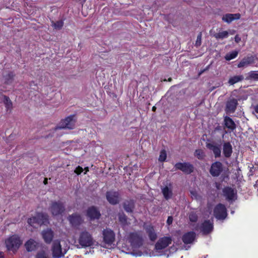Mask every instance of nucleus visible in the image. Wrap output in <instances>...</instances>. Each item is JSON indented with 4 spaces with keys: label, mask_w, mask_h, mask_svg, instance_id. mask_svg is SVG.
I'll return each mask as SVG.
<instances>
[{
    "label": "nucleus",
    "mask_w": 258,
    "mask_h": 258,
    "mask_svg": "<svg viewBox=\"0 0 258 258\" xmlns=\"http://www.w3.org/2000/svg\"><path fill=\"white\" fill-rule=\"evenodd\" d=\"M85 172H84V174H86L87 172H88L89 171L88 167H86L85 168Z\"/></svg>",
    "instance_id": "obj_50"
},
{
    "label": "nucleus",
    "mask_w": 258,
    "mask_h": 258,
    "mask_svg": "<svg viewBox=\"0 0 258 258\" xmlns=\"http://www.w3.org/2000/svg\"><path fill=\"white\" fill-rule=\"evenodd\" d=\"M234 32H235V31L232 30V31H230L229 33L231 34V35H232V34H233L234 33Z\"/></svg>",
    "instance_id": "obj_51"
},
{
    "label": "nucleus",
    "mask_w": 258,
    "mask_h": 258,
    "mask_svg": "<svg viewBox=\"0 0 258 258\" xmlns=\"http://www.w3.org/2000/svg\"><path fill=\"white\" fill-rule=\"evenodd\" d=\"M94 239L91 234L87 231L80 233L78 239L79 243L83 247L91 246L94 244Z\"/></svg>",
    "instance_id": "obj_2"
},
{
    "label": "nucleus",
    "mask_w": 258,
    "mask_h": 258,
    "mask_svg": "<svg viewBox=\"0 0 258 258\" xmlns=\"http://www.w3.org/2000/svg\"><path fill=\"white\" fill-rule=\"evenodd\" d=\"M4 104L5 105L7 111L9 110H11L12 108V101L10 100V98L6 96H4Z\"/></svg>",
    "instance_id": "obj_34"
},
{
    "label": "nucleus",
    "mask_w": 258,
    "mask_h": 258,
    "mask_svg": "<svg viewBox=\"0 0 258 258\" xmlns=\"http://www.w3.org/2000/svg\"><path fill=\"white\" fill-rule=\"evenodd\" d=\"M14 75L13 73H8L6 75H4V83L7 85H9L12 83L13 81Z\"/></svg>",
    "instance_id": "obj_31"
},
{
    "label": "nucleus",
    "mask_w": 258,
    "mask_h": 258,
    "mask_svg": "<svg viewBox=\"0 0 258 258\" xmlns=\"http://www.w3.org/2000/svg\"><path fill=\"white\" fill-rule=\"evenodd\" d=\"M130 241L132 245L136 247H140L142 244V238L137 233L131 234Z\"/></svg>",
    "instance_id": "obj_18"
},
{
    "label": "nucleus",
    "mask_w": 258,
    "mask_h": 258,
    "mask_svg": "<svg viewBox=\"0 0 258 258\" xmlns=\"http://www.w3.org/2000/svg\"><path fill=\"white\" fill-rule=\"evenodd\" d=\"M59 240L53 241L52 246L53 257L54 258H60L66 253L68 248L67 246L62 248Z\"/></svg>",
    "instance_id": "obj_4"
},
{
    "label": "nucleus",
    "mask_w": 258,
    "mask_h": 258,
    "mask_svg": "<svg viewBox=\"0 0 258 258\" xmlns=\"http://www.w3.org/2000/svg\"><path fill=\"white\" fill-rule=\"evenodd\" d=\"M106 197L108 202L111 205H116L119 202V194L117 191H108L106 193Z\"/></svg>",
    "instance_id": "obj_11"
},
{
    "label": "nucleus",
    "mask_w": 258,
    "mask_h": 258,
    "mask_svg": "<svg viewBox=\"0 0 258 258\" xmlns=\"http://www.w3.org/2000/svg\"><path fill=\"white\" fill-rule=\"evenodd\" d=\"M189 219L191 222H196L198 220V215L194 212H191L189 215Z\"/></svg>",
    "instance_id": "obj_40"
},
{
    "label": "nucleus",
    "mask_w": 258,
    "mask_h": 258,
    "mask_svg": "<svg viewBox=\"0 0 258 258\" xmlns=\"http://www.w3.org/2000/svg\"><path fill=\"white\" fill-rule=\"evenodd\" d=\"M44 183L45 184H46L47 183V178H45L44 180Z\"/></svg>",
    "instance_id": "obj_52"
},
{
    "label": "nucleus",
    "mask_w": 258,
    "mask_h": 258,
    "mask_svg": "<svg viewBox=\"0 0 258 258\" xmlns=\"http://www.w3.org/2000/svg\"><path fill=\"white\" fill-rule=\"evenodd\" d=\"M238 105L237 99L232 98L229 99L226 104L225 111L228 113H233Z\"/></svg>",
    "instance_id": "obj_15"
},
{
    "label": "nucleus",
    "mask_w": 258,
    "mask_h": 258,
    "mask_svg": "<svg viewBox=\"0 0 258 258\" xmlns=\"http://www.w3.org/2000/svg\"><path fill=\"white\" fill-rule=\"evenodd\" d=\"M213 229V224L209 220L205 221L202 225L201 231L204 234H208Z\"/></svg>",
    "instance_id": "obj_28"
},
{
    "label": "nucleus",
    "mask_w": 258,
    "mask_h": 258,
    "mask_svg": "<svg viewBox=\"0 0 258 258\" xmlns=\"http://www.w3.org/2000/svg\"><path fill=\"white\" fill-rule=\"evenodd\" d=\"M87 216L91 219H99L100 216V213L95 207H92L88 209Z\"/></svg>",
    "instance_id": "obj_23"
},
{
    "label": "nucleus",
    "mask_w": 258,
    "mask_h": 258,
    "mask_svg": "<svg viewBox=\"0 0 258 258\" xmlns=\"http://www.w3.org/2000/svg\"><path fill=\"white\" fill-rule=\"evenodd\" d=\"M209 67H210V66H207L205 69H204V70H203L201 71L200 72L199 74H200V75H201L202 74H203L205 71H206L208 70L209 69Z\"/></svg>",
    "instance_id": "obj_48"
},
{
    "label": "nucleus",
    "mask_w": 258,
    "mask_h": 258,
    "mask_svg": "<svg viewBox=\"0 0 258 258\" xmlns=\"http://www.w3.org/2000/svg\"><path fill=\"white\" fill-rule=\"evenodd\" d=\"M224 123L227 128L232 131H233L236 128L235 123L233 120L228 116H225L224 117Z\"/></svg>",
    "instance_id": "obj_29"
},
{
    "label": "nucleus",
    "mask_w": 258,
    "mask_h": 258,
    "mask_svg": "<svg viewBox=\"0 0 258 258\" xmlns=\"http://www.w3.org/2000/svg\"><path fill=\"white\" fill-rule=\"evenodd\" d=\"M146 232L148 234L149 238L152 241H155L157 239V234L155 232L154 228L151 225H147L145 227Z\"/></svg>",
    "instance_id": "obj_27"
},
{
    "label": "nucleus",
    "mask_w": 258,
    "mask_h": 258,
    "mask_svg": "<svg viewBox=\"0 0 258 258\" xmlns=\"http://www.w3.org/2000/svg\"><path fill=\"white\" fill-rule=\"evenodd\" d=\"M243 80L244 77L242 75L234 76L229 79L228 83L230 85H233L238 82L242 81Z\"/></svg>",
    "instance_id": "obj_30"
},
{
    "label": "nucleus",
    "mask_w": 258,
    "mask_h": 258,
    "mask_svg": "<svg viewBox=\"0 0 258 258\" xmlns=\"http://www.w3.org/2000/svg\"><path fill=\"white\" fill-rule=\"evenodd\" d=\"M214 215L218 220L225 219L227 215L225 206L222 204H218L214 208Z\"/></svg>",
    "instance_id": "obj_5"
},
{
    "label": "nucleus",
    "mask_w": 258,
    "mask_h": 258,
    "mask_svg": "<svg viewBox=\"0 0 258 258\" xmlns=\"http://www.w3.org/2000/svg\"><path fill=\"white\" fill-rule=\"evenodd\" d=\"M118 219L119 222L123 225H126L127 224V217L124 213H119L118 214Z\"/></svg>",
    "instance_id": "obj_35"
},
{
    "label": "nucleus",
    "mask_w": 258,
    "mask_h": 258,
    "mask_svg": "<svg viewBox=\"0 0 258 258\" xmlns=\"http://www.w3.org/2000/svg\"><path fill=\"white\" fill-rule=\"evenodd\" d=\"M25 246L28 251H32L37 249L38 243L34 239H30L25 243Z\"/></svg>",
    "instance_id": "obj_25"
},
{
    "label": "nucleus",
    "mask_w": 258,
    "mask_h": 258,
    "mask_svg": "<svg viewBox=\"0 0 258 258\" xmlns=\"http://www.w3.org/2000/svg\"><path fill=\"white\" fill-rule=\"evenodd\" d=\"M234 39H235V41L236 43H238L241 41V38L238 35H236L235 36Z\"/></svg>",
    "instance_id": "obj_46"
},
{
    "label": "nucleus",
    "mask_w": 258,
    "mask_h": 258,
    "mask_svg": "<svg viewBox=\"0 0 258 258\" xmlns=\"http://www.w3.org/2000/svg\"><path fill=\"white\" fill-rule=\"evenodd\" d=\"M83 171V168L80 166H78L75 170V172L77 174H80Z\"/></svg>",
    "instance_id": "obj_44"
},
{
    "label": "nucleus",
    "mask_w": 258,
    "mask_h": 258,
    "mask_svg": "<svg viewBox=\"0 0 258 258\" xmlns=\"http://www.w3.org/2000/svg\"><path fill=\"white\" fill-rule=\"evenodd\" d=\"M223 170L222 164L216 161L212 164L209 172L214 177H217L220 175Z\"/></svg>",
    "instance_id": "obj_9"
},
{
    "label": "nucleus",
    "mask_w": 258,
    "mask_h": 258,
    "mask_svg": "<svg viewBox=\"0 0 258 258\" xmlns=\"http://www.w3.org/2000/svg\"><path fill=\"white\" fill-rule=\"evenodd\" d=\"M176 169H178L182 171L186 174H190L194 171V166L189 163L178 162L174 165Z\"/></svg>",
    "instance_id": "obj_10"
},
{
    "label": "nucleus",
    "mask_w": 258,
    "mask_h": 258,
    "mask_svg": "<svg viewBox=\"0 0 258 258\" xmlns=\"http://www.w3.org/2000/svg\"><path fill=\"white\" fill-rule=\"evenodd\" d=\"M171 243L170 237H164L160 238L155 244V248L157 250L164 249Z\"/></svg>",
    "instance_id": "obj_14"
},
{
    "label": "nucleus",
    "mask_w": 258,
    "mask_h": 258,
    "mask_svg": "<svg viewBox=\"0 0 258 258\" xmlns=\"http://www.w3.org/2000/svg\"><path fill=\"white\" fill-rule=\"evenodd\" d=\"M171 80H172V79H171V78H169V79H168V81H171Z\"/></svg>",
    "instance_id": "obj_54"
},
{
    "label": "nucleus",
    "mask_w": 258,
    "mask_h": 258,
    "mask_svg": "<svg viewBox=\"0 0 258 258\" xmlns=\"http://www.w3.org/2000/svg\"><path fill=\"white\" fill-rule=\"evenodd\" d=\"M42 235L45 242L50 243L53 237V232L50 229H47L42 232Z\"/></svg>",
    "instance_id": "obj_19"
},
{
    "label": "nucleus",
    "mask_w": 258,
    "mask_h": 258,
    "mask_svg": "<svg viewBox=\"0 0 258 258\" xmlns=\"http://www.w3.org/2000/svg\"><path fill=\"white\" fill-rule=\"evenodd\" d=\"M162 192L165 199L168 200L171 198L172 196V186L169 183L167 184L165 186L161 188Z\"/></svg>",
    "instance_id": "obj_22"
},
{
    "label": "nucleus",
    "mask_w": 258,
    "mask_h": 258,
    "mask_svg": "<svg viewBox=\"0 0 258 258\" xmlns=\"http://www.w3.org/2000/svg\"><path fill=\"white\" fill-rule=\"evenodd\" d=\"M196 233L194 232H188L182 236V241L185 244L191 243L195 240Z\"/></svg>",
    "instance_id": "obj_24"
},
{
    "label": "nucleus",
    "mask_w": 258,
    "mask_h": 258,
    "mask_svg": "<svg viewBox=\"0 0 258 258\" xmlns=\"http://www.w3.org/2000/svg\"><path fill=\"white\" fill-rule=\"evenodd\" d=\"M173 222V218L171 216H169L168 217L167 220V223L168 225H170Z\"/></svg>",
    "instance_id": "obj_45"
},
{
    "label": "nucleus",
    "mask_w": 258,
    "mask_h": 258,
    "mask_svg": "<svg viewBox=\"0 0 258 258\" xmlns=\"http://www.w3.org/2000/svg\"><path fill=\"white\" fill-rule=\"evenodd\" d=\"M229 32L227 31H223L219 32L214 35V36L217 39H223L224 38H227L228 36Z\"/></svg>",
    "instance_id": "obj_32"
},
{
    "label": "nucleus",
    "mask_w": 258,
    "mask_h": 258,
    "mask_svg": "<svg viewBox=\"0 0 258 258\" xmlns=\"http://www.w3.org/2000/svg\"><path fill=\"white\" fill-rule=\"evenodd\" d=\"M202 32H200L198 34V35L197 36V40H196V43H195V45L197 47L199 46L201 44V43H202Z\"/></svg>",
    "instance_id": "obj_41"
},
{
    "label": "nucleus",
    "mask_w": 258,
    "mask_h": 258,
    "mask_svg": "<svg viewBox=\"0 0 258 258\" xmlns=\"http://www.w3.org/2000/svg\"><path fill=\"white\" fill-rule=\"evenodd\" d=\"M52 26L55 29L60 30L61 29L63 25V22L62 20H59L55 22L52 21L51 22Z\"/></svg>",
    "instance_id": "obj_36"
},
{
    "label": "nucleus",
    "mask_w": 258,
    "mask_h": 258,
    "mask_svg": "<svg viewBox=\"0 0 258 258\" xmlns=\"http://www.w3.org/2000/svg\"><path fill=\"white\" fill-rule=\"evenodd\" d=\"M206 147L207 148L213 151L215 158L220 157L221 156V151L220 145L213 142L211 143H207Z\"/></svg>",
    "instance_id": "obj_16"
},
{
    "label": "nucleus",
    "mask_w": 258,
    "mask_h": 258,
    "mask_svg": "<svg viewBox=\"0 0 258 258\" xmlns=\"http://www.w3.org/2000/svg\"><path fill=\"white\" fill-rule=\"evenodd\" d=\"M195 155L200 160L203 159L205 156L204 151L201 149L196 150L195 152Z\"/></svg>",
    "instance_id": "obj_38"
},
{
    "label": "nucleus",
    "mask_w": 258,
    "mask_h": 258,
    "mask_svg": "<svg viewBox=\"0 0 258 258\" xmlns=\"http://www.w3.org/2000/svg\"><path fill=\"white\" fill-rule=\"evenodd\" d=\"M255 60V56L253 55L244 57L238 64L237 67L239 68L247 67L249 65L254 63Z\"/></svg>",
    "instance_id": "obj_17"
},
{
    "label": "nucleus",
    "mask_w": 258,
    "mask_h": 258,
    "mask_svg": "<svg viewBox=\"0 0 258 258\" xmlns=\"http://www.w3.org/2000/svg\"><path fill=\"white\" fill-rule=\"evenodd\" d=\"M167 157V154L165 150H161L160 153V156L159 157V161L160 162L165 161Z\"/></svg>",
    "instance_id": "obj_39"
},
{
    "label": "nucleus",
    "mask_w": 258,
    "mask_h": 258,
    "mask_svg": "<svg viewBox=\"0 0 258 258\" xmlns=\"http://www.w3.org/2000/svg\"><path fill=\"white\" fill-rule=\"evenodd\" d=\"M246 80H253L258 81V71H250L247 73Z\"/></svg>",
    "instance_id": "obj_33"
},
{
    "label": "nucleus",
    "mask_w": 258,
    "mask_h": 258,
    "mask_svg": "<svg viewBox=\"0 0 258 258\" xmlns=\"http://www.w3.org/2000/svg\"><path fill=\"white\" fill-rule=\"evenodd\" d=\"M232 147L229 142H225L223 145V153L226 158L231 157L232 153Z\"/></svg>",
    "instance_id": "obj_20"
},
{
    "label": "nucleus",
    "mask_w": 258,
    "mask_h": 258,
    "mask_svg": "<svg viewBox=\"0 0 258 258\" xmlns=\"http://www.w3.org/2000/svg\"><path fill=\"white\" fill-rule=\"evenodd\" d=\"M253 110L255 113H258V104L253 107Z\"/></svg>",
    "instance_id": "obj_47"
},
{
    "label": "nucleus",
    "mask_w": 258,
    "mask_h": 258,
    "mask_svg": "<svg viewBox=\"0 0 258 258\" xmlns=\"http://www.w3.org/2000/svg\"><path fill=\"white\" fill-rule=\"evenodd\" d=\"M36 258H48L44 252H39L36 255Z\"/></svg>",
    "instance_id": "obj_43"
},
{
    "label": "nucleus",
    "mask_w": 258,
    "mask_h": 258,
    "mask_svg": "<svg viewBox=\"0 0 258 258\" xmlns=\"http://www.w3.org/2000/svg\"><path fill=\"white\" fill-rule=\"evenodd\" d=\"M104 241L106 244L110 245L115 239V234L114 232L110 229H104L103 232Z\"/></svg>",
    "instance_id": "obj_12"
},
{
    "label": "nucleus",
    "mask_w": 258,
    "mask_h": 258,
    "mask_svg": "<svg viewBox=\"0 0 258 258\" xmlns=\"http://www.w3.org/2000/svg\"><path fill=\"white\" fill-rule=\"evenodd\" d=\"M48 222V216L43 213H38L35 216L28 219V223L33 227H36V225H41Z\"/></svg>",
    "instance_id": "obj_3"
},
{
    "label": "nucleus",
    "mask_w": 258,
    "mask_h": 258,
    "mask_svg": "<svg viewBox=\"0 0 258 258\" xmlns=\"http://www.w3.org/2000/svg\"><path fill=\"white\" fill-rule=\"evenodd\" d=\"M191 197L192 199H195L196 200H200L201 197L198 194L196 191H190Z\"/></svg>",
    "instance_id": "obj_42"
},
{
    "label": "nucleus",
    "mask_w": 258,
    "mask_h": 258,
    "mask_svg": "<svg viewBox=\"0 0 258 258\" xmlns=\"http://www.w3.org/2000/svg\"><path fill=\"white\" fill-rule=\"evenodd\" d=\"M240 15L237 14H227L222 17V20L227 23H230L232 21L240 19Z\"/></svg>",
    "instance_id": "obj_21"
},
{
    "label": "nucleus",
    "mask_w": 258,
    "mask_h": 258,
    "mask_svg": "<svg viewBox=\"0 0 258 258\" xmlns=\"http://www.w3.org/2000/svg\"><path fill=\"white\" fill-rule=\"evenodd\" d=\"M70 224L74 227L79 226L83 222L82 216L78 213H74L68 217Z\"/></svg>",
    "instance_id": "obj_13"
},
{
    "label": "nucleus",
    "mask_w": 258,
    "mask_h": 258,
    "mask_svg": "<svg viewBox=\"0 0 258 258\" xmlns=\"http://www.w3.org/2000/svg\"><path fill=\"white\" fill-rule=\"evenodd\" d=\"M123 207L127 213L133 212L135 208V202L133 200L125 201L123 203Z\"/></svg>",
    "instance_id": "obj_26"
},
{
    "label": "nucleus",
    "mask_w": 258,
    "mask_h": 258,
    "mask_svg": "<svg viewBox=\"0 0 258 258\" xmlns=\"http://www.w3.org/2000/svg\"><path fill=\"white\" fill-rule=\"evenodd\" d=\"M6 247L9 251L16 252L22 243L20 238L16 235H13L5 241Z\"/></svg>",
    "instance_id": "obj_1"
},
{
    "label": "nucleus",
    "mask_w": 258,
    "mask_h": 258,
    "mask_svg": "<svg viewBox=\"0 0 258 258\" xmlns=\"http://www.w3.org/2000/svg\"><path fill=\"white\" fill-rule=\"evenodd\" d=\"M75 115H70L61 122L60 128L73 129L75 127L76 119Z\"/></svg>",
    "instance_id": "obj_7"
},
{
    "label": "nucleus",
    "mask_w": 258,
    "mask_h": 258,
    "mask_svg": "<svg viewBox=\"0 0 258 258\" xmlns=\"http://www.w3.org/2000/svg\"><path fill=\"white\" fill-rule=\"evenodd\" d=\"M238 51H233L231 52V53H227L225 58L226 60H230L234 58H235L237 55H238Z\"/></svg>",
    "instance_id": "obj_37"
},
{
    "label": "nucleus",
    "mask_w": 258,
    "mask_h": 258,
    "mask_svg": "<svg viewBox=\"0 0 258 258\" xmlns=\"http://www.w3.org/2000/svg\"><path fill=\"white\" fill-rule=\"evenodd\" d=\"M223 196L229 202H233L237 198L236 190L230 187H226L223 189Z\"/></svg>",
    "instance_id": "obj_8"
},
{
    "label": "nucleus",
    "mask_w": 258,
    "mask_h": 258,
    "mask_svg": "<svg viewBox=\"0 0 258 258\" xmlns=\"http://www.w3.org/2000/svg\"><path fill=\"white\" fill-rule=\"evenodd\" d=\"M0 258H4V254L1 251H0Z\"/></svg>",
    "instance_id": "obj_49"
},
{
    "label": "nucleus",
    "mask_w": 258,
    "mask_h": 258,
    "mask_svg": "<svg viewBox=\"0 0 258 258\" xmlns=\"http://www.w3.org/2000/svg\"><path fill=\"white\" fill-rule=\"evenodd\" d=\"M49 210L53 215L57 216L63 213L65 210V208L61 202H52L50 205Z\"/></svg>",
    "instance_id": "obj_6"
},
{
    "label": "nucleus",
    "mask_w": 258,
    "mask_h": 258,
    "mask_svg": "<svg viewBox=\"0 0 258 258\" xmlns=\"http://www.w3.org/2000/svg\"><path fill=\"white\" fill-rule=\"evenodd\" d=\"M156 107L155 106H153V107H152V110H153V111H155L156 110Z\"/></svg>",
    "instance_id": "obj_53"
}]
</instances>
